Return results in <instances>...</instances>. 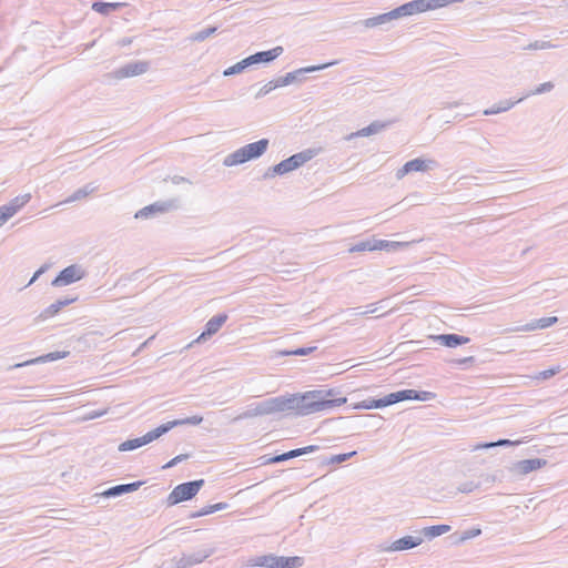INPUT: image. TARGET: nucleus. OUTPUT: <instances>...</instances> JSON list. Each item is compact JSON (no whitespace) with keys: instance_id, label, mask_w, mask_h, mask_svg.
Listing matches in <instances>:
<instances>
[{"instance_id":"f257e3e1","label":"nucleus","mask_w":568,"mask_h":568,"mask_svg":"<svg viewBox=\"0 0 568 568\" xmlns=\"http://www.w3.org/2000/svg\"><path fill=\"white\" fill-rule=\"evenodd\" d=\"M347 402L345 396H337L335 389H315L301 395L281 399V405L293 409L298 415H308L339 407Z\"/></svg>"},{"instance_id":"f03ea898","label":"nucleus","mask_w":568,"mask_h":568,"mask_svg":"<svg viewBox=\"0 0 568 568\" xmlns=\"http://www.w3.org/2000/svg\"><path fill=\"white\" fill-rule=\"evenodd\" d=\"M463 0H413L404 3L394 10L381 14L374 20L376 22H385L386 20L398 19L402 17L414 16L445 8L454 2H462Z\"/></svg>"},{"instance_id":"7ed1b4c3","label":"nucleus","mask_w":568,"mask_h":568,"mask_svg":"<svg viewBox=\"0 0 568 568\" xmlns=\"http://www.w3.org/2000/svg\"><path fill=\"white\" fill-rule=\"evenodd\" d=\"M267 145L268 141L266 139H262L257 142L250 143L226 156L224 160V164L226 166H233L242 164L252 159L258 158L266 151Z\"/></svg>"},{"instance_id":"20e7f679","label":"nucleus","mask_w":568,"mask_h":568,"mask_svg":"<svg viewBox=\"0 0 568 568\" xmlns=\"http://www.w3.org/2000/svg\"><path fill=\"white\" fill-rule=\"evenodd\" d=\"M429 393L423 392L418 393L414 389H405L396 393H392L387 395L383 399L374 400L369 405H366V408H378V407H385L402 400H426L429 397Z\"/></svg>"},{"instance_id":"39448f33","label":"nucleus","mask_w":568,"mask_h":568,"mask_svg":"<svg viewBox=\"0 0 568 568\" xmlns=\"http://www.w3.org/2000/svg\"><path fill=\"white\" fill-rule=\"evenodd\" d=\"M203 485V479L178 485L169 495L170 504L175 505L193 498L200 491Z\"/></svg>"},{"instance_id":"423d86ee","label":"nucleus","mask_w":568,"mask_h":568,"mask_svg":"<svg viewBox=\"0 0 568 568\" xmlns=\"http://www.w3.org/2000/svg\"><path fill=\"white\" fill-rule=\"evenodd\" d=\"M303 565L302 557H275L263 556L257 558L251 566H261L267 568H297Z\"/></svg>"},{"instance_id":"0eeeda50","label":"nucleus","mask_w":568,"mask_h":568,"mask_svg":"<svg viewBox=\"0 0 568 568\" xmlns=\"http://www.w3.org/2000/svg\"><path fill=\"white\" fill-rule=\"evenodd\" d=\"M317 152L315 150H305L303 152L296 153L288 159L280 162L275 168L274 171L278 174H285L290 171H293L307 161L312 160Z\"/></svg>"},{"instance_id":"6e6552de","label":"nucleus","mask_w":568,"mask_h":568,"mask_svg":"<svg viewBox=\"0 0 568 568\" xmlns=\"http://www.w3.org/2000/svg\"><path fill=\"white\" fill-rule=\"evenodd\" d=\"M166 432H168V427H162V425H161V426L156 427L155 429H152L151 432L146 433L142 437L130 439V440L122 443L119 448H120V450L135 449L138 447H141L143 445H146V444L153 442L154 439L159 438Z\"/></svg>"},{"instance_id":"1a4fd4ad","label":"nucleus","mask_w":568,"mask_h":568,"mask_svg":"<svg viewBox=\"0 0 568 568\" xmlns=\"http://www.w3.org/2000/svg\"><path fill=\"white\" fill-rule=\"evenodd\" d=\"M31 199V194H22L16 196L7 205L0 207V226L12 217L21 207H23Z\"/></svg>"},{"instance_id":"9d476101","label":"nucleus","mask_w":568,"mask_h":568,"mask_svg":"<svg viewBox=\"0 0 568 568\" xmlns=\"http://www.w3.org/2000/svg\"><path fill=\"white\" fill-rule=\"evenodd\" d=\"M82 277L83 272L81 268L75 265H71L61 271L59 275L53 280L52 284L54 286L69 285L81 280Z\"/></svg>"},{"instance_id":"9b49d317","label":"nucleus","mask_w":568,"mask_h":568,"mask_svg":"<svg viewBox=\"0 0 568 568\" xmlns=\"http://www.w3.org/2000/svg\"><path fill=\"white\" fill-rule=\"evenodd\" d=\"M547 465V460L540 458L525 459L515 464L514 471L519 476L538 470Z\"/></svg>"},{"instance_id":"f8f14e48","label":"nucleus","mask_w":568,"mask_h":568,"mask_svg":"<svg viewBox=\"0 0 568 568\" xmlns=\"http://www.w3.org/2000/svg\"><path fill=\"white\" fill-rule=\"evenodd\" d=\"M283 52L282 47H275L267 51L257 52L246 59H244L245 64H254L260 62H270L280 57Z\"/></svg>"},{"instance_id":"ddd939ff","label":"nucleus","mask_w":568,"mask_h":568,"mask_svg":"<svg viewBox=\"0 0 568 568\" xmlns=\"http://www.w3.org/2000/svg\"><path fill=\"white\" fill-rule=\"evenodd\" d=\"M427 169H428L427 161L422 160V159H414V160L405 163L404 166L397 171L396 175L398 179H402L408 173L423 172V171H426Z\"/></svg>"},{"instance_id":"4468645a","label":"nucleus","mask_w":568,"mask_h":568,"mask_svg":"<svg viewBox=\"0 0 568 568\" xmlns=\"http://www.w3.org/2000/svg\"><path fill=\"white\" fill-rule=\"evenodd\" d=\"M149 65L146 62L140 61L130 63L125 67H123L119 72V78H129V77H135L144 73L148 70Z\"/></svg>"},{"instance_id":"2eb2a0df","label":"nucleus","mask_w":568,"mask_h":568,"mask_svg":"<svg viewBox=\"0 0 568 568\" xmlns=\"http://www.w3.org/2000/svg\"><path fill=\"white\" fill-rule=\"evenodd\" d=\"M227 316L225 314H221L212 317L205 325L204 332L199 336V339H204L207 336L215 334L226 322Z\"/></svg>"},{"instance_id":"dca6fc26","label":"nucleus","mask_w":568,"mask_h":568,"mask_svg":"<svg viewBox=\"0 0 568 568\" xmlns=\"http://www.w3.org/2000/svg\"><path fill=\"white\" fill-rule=\"evenodd\" d=\"M420 544H422V539L420 538H414L412 536H405L403 538H399V539L395 540L390 545L389 550H392V551H402V550L414 548V547H416V546H418Z\"/></svg>"},{"instance_id":"f3484780","label":"nucleus","mask_w":568,"mask_h":568,"mask_svg":"<svg viewBox=\"0 0 568 568\" xmlns=\"http://www.w3.org/2000/svg\"><path fill=\"white\" fill-rule=\"evenodd\" d=\"M317 447L316 446H306V447H303V448H298V449H293V450H290L287 453H284L282 455H278V456H275L271 459L272 463H278V462H283V460H287L290 458H293V457H297V456H301L303 454H306V453H312L314 450H316Z\"/></svg>"},{"instance_id":"a211bd4d","label":"nucleus","mask_w":568,"mask_h":568,"mask_svg":"<svg viewBox=\"0 0 568 568\" xmlns=\"http://www.w3.org/2000/svg\"><path fill=\"white\" fill-rule=\"evenodd\" d=\"M408 243L406 242H394L386 240H374L373 241V251H394L400 247L406 246Z\"/></svg>"},{"instance_id":"6ab92c4d","label":"nucleus","mask_w":568,"mask_h":568,"mask_svg":"<svg viewBox=\"0 0 568 568\" xmlns=\"http://www.w3.org/2000/svg\"><path fill=\"white\" fill-rule=\"evenodd\" d=\"M438 339L442 342L443 345L447 347H456L458 345L467 344L469 342L468 337L456 334L440 335L438 336Z\"/></svg>"},{"instance_id":"aec40b11","label":"nucleus","mask_w":568,"mask_h":568,"mask_svg":"<svg viewBox=\"0 0 568 568\" xmlns=\"http://www.w3.org/2000/svg\"><path fill=\"white\" fill-rule=\"evenodd\" d=\"M73 301H74V298H72V300H65V301H58L57 303H54V304L50 305L48 308H45V310L41 313V315H40V316H41L43 320L50 318V317H52V316L57 315L63 306H65V305H68V304L72 303Z\"/></svg>"},{"instance_id":"412c9836","label":"nucleus","mask_w":568,"mask_h":568,"mask_svg":"<svg viewBox=\"0 0 568 568\" xmlns=\"http://www.w3.org/2000/svg\"><path fill=\"white\" fill-rule=\"evenodd\" d=\"M203 418L201 416H192L190 418L185 419H175L172 422H168L166 424H163L162 427H168V432L172 429L175 426L191 424V425H199L202 423Z\"/></svg>"},{"instance_id":"4be33fe9","label":"nucleus","mask_w":568,"mask_h":568,"mask_svg":"<svg viewBox=\"0 0 568 568\" xmlns=\"http://www.w3.org/2000/svg\"><path fill=\"white\" fill-rule=\"evenodd\" d=\"M163 211H164V206L163 205L152 204V205L145 206L142 210H140L135 214V217L136 219L148 217V216H150L153 213H159V212H163Z\"/></svg>"},{"instance_id":"5701e85b","label":"nucleus","mask_w":568,"mask_h":568,"mask_svg":"<svg viewBox=\"0 0 568 568\" xmlns=\"http://www.w3.org/2000/svg\"><path fill=\"white\" fill-rule=\"evenodd\" d=\"M120 7V3H111V2H94L92 8L99 13L106 14L110 10H114Z\"/></svg>"},{"instance_id":"b1692460","label":"nucleus","mask_w":568,"mask_h":568,"mask_svg":"<svg viewBox=\"0 0 568 568\" xmlns=\"http://www.w3.org/2000/svg\"><path fill=\"white\" fill-rule=\"evenodd\" d=\"M449 530H450V526H448V525H436V526L426 528L425 532L429 537H437V536L448 532Z\"/></svg>"},{"instance_id":"393cba45","label":"nucleus","mask_w":568,"mask_h":568,"mask_svg":"<svg viewBox=\"0 0 568 568\" xmlns=\"http://www.w3.org/2000/svg\"><path fill=\"white\" fill-rule=\"evenodd\" d=\"M554 89V83L552 82H545L540 85H538L534 91H531L529 94L525 95V98L529 97V95H536V94H542L545 92H549ZM523 98H520L517 102L521 101Z\"/></svg>"},{"instance_id":"a878e982","label":"nucleus","mask_w":568,"mask_h":568,"mask_svg":"<svg viewBox=\"0 0 568 568\" xmlns=\"http://www.w3.org/2000/svg\"><path fill=\"white\" fill-rule=\"evenodd\" d=\"M373 251V241H365L353 245L349 248V253Z\"/></svg>"},{"instance_id":"bb28decb","label":"nucleus","mask_w":568,"mask_h":568,"mask_svg":"<svg viewBox=\"0 0 568 568\" xmlns=\"http://www.w3.org/2000/svg\"><path fill=\"white\" fill-rule=\"evenodd\" d=\"M69 355V352H57V353H50L43 357H40L38 358V361H55V359H60V358H64ZM34 362H37V359H34ZM30 363H33V361H31Z\"/></svg>"},{"instance_id":"cd10ccee","label":"nucleus","mask_w":568,"mask_h":568,"mask_svg":"<svg viewBox=\"0 0 568 568\" xmlns=\"http://www.w3.org/2000/svg\"><path fill=\"white\" fill-rule=\"evenodd\" d=\"M560 372V367L559 366H556L554 368H550V369H547V371H542L540 373H538V375L536 376L537 379H548L552 376H555L557 373Z\"/></svg>"},{"instance_id":"c85d7f7f","label":"nucleus","mask_w":568,"mask_h":568,"mask_svg":"<svg viewBox=\"0 0 568 568\" xmlns=\"http://www.w3.org/2000/svg\"><path fill=\"white\" fill-rule=\"evenodd\" d=\"M356 455V452H351V453H346V454H339V455H335L333 457H331L329 462L331 463H336V464H339V463H343L345 460H347L348 458L353 457Z\"/></svg>"},{"instance_id":"c756f323","label":"nucleus","mask_w":568,"mask_h":568,"mask_svg":"<svg viewBox=\"0 0 568 568\" xmlns=\"http://www.w3.org/2000/svg\"><path fill=\"white\" fill-rule=\"evenodd\" d=\"M140 483L134 484H128V485H120L112 489V493H122V491H131L135 488H138Z\"/></svg>"},{"instance_id":"7c9ffc66","label":"nucleus","mask_w":568,"mask_h":568,"mask_svg":"<svg viewBox=\"0 0 568 568\" xmlns=\"http://www.w3.org/2000/svg\"><path fill=\"white\" fill-rule=\"evenodd\" d=\"M556 322H557V317H555V316H552V317H544V318H540L537 322V327L546 328V327L555 324Z\"/></svg>"},{"instance_id":"2f4dec72","label":"nucleus","mask_w":568,"mask_h":568,"mask_svg":"<svg viewBox=\"0 0 568 568\" xmlns=\"http://www.w3.org/2000/svg\"><path fill=\"white\" fill-rule=\"evenodd\" d=\"M248 64H245L244 60L236 63L235 65L229 68L227 70L224 71V74L225 75H230V74H233V73H236V72H240L242 71L245 67H247Z\"/></svg>"},{"instance_id":"473e14b6","label":"nucleus","mask_w":568,"mask_h":568,"mask_svg":"<svg viewBox=\"0 0 568 568\" xmlns=\"http://www.w3.org/2000/svg\"><path fill=\"white\" fill-rule=\"evenodd\" d=\"M515 103L516 102H508L504 106L498 108L497 110H486L484 113L486 115H488V114H494V113H498V112H504V111L509 110L511 106H514Z\"/></svg>"},{"instance_id":"72a5a7b5","label":"nucleus","mask_w":568,"mask_h":568,"mask_svg":"<svg viewBox=\"0 0 568 568\" xmlns=\"http://www.w3.org/2000/svg\"><path fill=\"white\" fill-rule=\"evenodd\" d=\"M314 349H315V347L297 348V349H295V351L287 352L286 354H287V355H298V356H303V355H307V354L312 353Z\"/></svg>"},{"instance_id":"f704fd0d","label":"nucleus","mask_w":568,"mask_h":568,"mask_svg":"<svg viewBox=\"0 0 568 568\" xmlns=\"http://www.w3.org/2000/svg\"><path fill=\"white\" fill-rule=\"evenodd\" d=\"M376 131H377V126L376 125H371V126L364 128L361 131H358L356 133V135H369V134H372V133H374Z\"/></svg>"},{"instance_id":"c9c22d12","label":"nucleus","mask_w":568,"mask_h":568,"mask_svg":"<svg viewBox=\"0 0 568 568\" xmlns=\"http://www.w3.org/2000/svg\"><path fill=\"white\" fill-rule=\"evenodd\" d=\"M189 456L187 455H179L176 457H174L173 459H171L165 466L164 468H170L172 466H174L175 464H178L179 462H182L184 459H186Z\"/></svg>"},{"instance_id":"e433bc0d","label":"nucleus","mask_w":568,"mask_h":568,"mask_svg":"<svg viewBox=\"0 0 568 568\" xmlns=\"http://www.w3.org/2000/svg\"><path fill=\"white\" fill-rule=\"evenodd\" d=\"M510 442L507 440V439H501V440H498L497 443H488V444H485L483 445L481 447L484 448H489V447H494V446H504V445H508Z\"/></svg>"},{"instance_id":"4c0bfd02","label":"nucleus","mask_w":568,"mask_h":568,"mask_svg":"<svg viewBox=\"0 0 568 568\" xmlns=\"http://www.w3.org/2000/svg\"><path fill=\"white\" fill-rule=\"evenodd\" d=\"M212 513H215V511L213 510L212 505H210V506H206L203 509H201L195 516H205V515H209Z\"/></svg>"},{"instance_id":"58836bf2","label":"nucleus","mask_w":568,"mask_h":568,"mask_svg":"<svg viewBox=\"0 0 568 568\" xmlns=\"http://www.w3.org/2000/svg\"><path fill=\"white\" fill-rule=\"evenodd\" d=\"M226 507H227V504H225V503H217V504L212 505V508L214 511L223 510Z\"/></svg>"},{"instance_id":"ea45409f","label":"nucleus","mask_w":568,"mask_h":568,"mask_svg":"<svg viewBox=\"0 0 568 568\" xmlns=\"http://www.w3.org/2000/svg\"><path fill=\"white\" fill-rule=\"evenodd\" d=\"M471 362H474V357H471V356L458 359V364H460V365L471 363Z\"/></svg>"},{"instance_id":"a19ab883","label":"nucleus","mask_w":568,"mask_h":568,"mask_svg":"<svg viewBox=\"0 0 568 568\" xmlns=\"http://www.w3.org/2000/svg\"><path fill=\"white\" fill-rule=\"evenodd\" d=\"M479 534H480V530H479V529H477V530H475V531H473V532L467 534V536H466V537H464V539H466V538H470V537H474V536H477V535H479Z\"/></svg>"}]
</instances>
